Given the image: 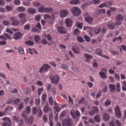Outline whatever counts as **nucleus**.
<instances>
[{
	"label": "nucleus",
	"mask_w": 126,
	"mask_h": 126,
	"mask_svg": "<svg viewBox=\"0 0 126 126\" xmlns=\"http://www.w3.org/2000/svg\"><path fill=\"white\" fill-rule=\"evenodd\" d=\"M70 11L73 16H79L81 13L80 9L77 6H74L71 8Z\"/></svg>",
	"instance_id": "nucleus-1"
},
{
	"label": "nucleus",
	"mask_w": 126,
	"mask_h": 126,
	"mask_svg": "<svg viewBox=\"0 0 126 126\" xmlns=\"http://www.w3.org/2000/svg\"><path fill=\"white\" fill-rule=\"evenodd\" d=\"M51 80V82L52 83L56 85H57L59 79V77L57 75H51L50 77Z\"/></svg>",
	"instance_id": "nucleus-2"
},
{
	"label": "nucleus",
	"mask_w": 126,
	"mask_h": 126,
	"mask_svg": "<svg viewBox=\"0 0 126 126\" xmlns=\"http://www.w3.org/2000/svg\"><path fill=\"white\" fill-rule=\"evenodd\" d=\"M3 121H5L2 124V126H10L11 125V121L8 117H5L2 118Z\"/></svg>",
	"instance_id": "nucleus-3"
},
{
	"label": "nucleus",
	"mask_w": 126,
	"mask_h": 126,
	"mask_svg": "<svg viewBox=\"0 0 126 126\" xmlns=\"http://www.w3.org/2000/svg\"><path fill=\"white\" fill-rule=\"evenodd\" d=\"M16 19V17L13 16L11 17L10 19L12 22L11 25L13 26H17L19 25L20 23V21L18 20H15Z\"/></svg>",
	"instance_id": "nucleus-4"
},
{
	"label": "nucleus",
	"mask_w": 126,
	"mask_h": 126,
	"mask_svg": "<svg viewBox=\"0 0 126 126\" xmlns=\"http://www.w3.org/2000/svg\"><path fill=\"white\" fill-rule=\"evenodd\" d=\"M121 23L122 22L121 21H117L115 22V25L113 24H108L107 25V27L109 29H112L115 28V26H120L121 25Z\"/></svg>",
	"instance_id": "nucleus-5"
},
{
	"label": "nucleus",
	"mask_w": 126,
	"mask_h": 126,
	"mask_svg": "<svg viewBox=\"0 0 126 126\" xmlns=\"http://www.w3.org/2000/svg\"><path fill=\"white\" fill-rule=\"evenodd\" d=\"M115 115L118 118H120L121 117V114L119 107L116 106L115 108Z\"/></svg>",
	"instance_id": "nucleus-6"
},
{
	"label": "nucleus",
	"mask_w": 126,
	"mask_h": 126,
	"mask_svg": "<svg viewBox=\"0 0 126 126\" xmlns=\"http://www.w3.org/2000/svg\"><path fill=\"white\" fill-rule=\"evenodd\" d=\"M69 13V11L66 10H62L60 12V16L62 17L66 16Z\"/></svg>",
	"instance_id": "nucleus-7"
},
{
	"label": "nucleus",
	"mask_w": 126,
	"mask_h": 126,
	"mask_svg": "<svg viewBox=\"0 0 126 126\" xmlns=\"http://www.w3.org/2000/svg\"><path fill=\"white\" fill-rule=\"evenodd\" d=\"M111 4L109 2H105L100 4L98 6V7L100 8H102L105 7H108L111 6Z\"/></svg>",
	"instance_id": "nucleus-8"
},
{
	"label": "nucleus",
	"mask_w": 126,
	"mask_h": 126,
	"mask_svg": "<svg viewBox=\"0 0 126 126\" xmlns=\"http://www.w3.org/2000/svg\"><path fill=\"white\" fill-rule=\"evenodd\" d=\"M27 13L31 15H33L36 14L37 12V10L35 8L32 7L28 8L27 9Z\"/></svg>",
	"instance_id": "nucleus-9"
},
{
	"label": "nucleus",
	"mask_w": 126,
	"mask_h": 126,
	"mask_svg": "<svg viewBox=\"0 0 126 126\" xmlns=\"http://www.w3.org/2000/svg\"><path fill=\"white\" fill-rule=\"evenodd\" d=\"M23 35L21 33L19 32L15 33L14 35L13 38L15 40H17L20 38Z\"/></svg>",
	"instance_id": "nucleus-10"
},
{
	"label": "nucleus",
	"mask_w": 126,
	"mask_h": 126,
	"mask_svg": "<svg viewBox=\"0 0 126 126\" xmlns=\"http://www.w3.org/2000/svg\"><path fill=\"white\" fill-rule=\"evenodd\" d=\"M58 30L59 33H66L65 28L63 27H61L58 28Z\"/></svg>",
	"instance_id": "nucleus-11"
},
{
	"label": "nucleus",
	"mask_w": 126,
	"mask_h": 126,
	"mask_svg": "<svg viewBox=\"0 0 126 126\" xmlns=\"http://www.w3.org/2000/svg\"><path fill=\"white\" fill-rule=\"evenodd\" d=\"M26 14L24 13H20L18 15V17L19 18H23L26 20Z\"/></svg>",
	"instance_id": "nucleus-12"
},
{
	"label": "nucleus",
	"mask_w": 126,
	"mask_h": 126,
	"mask_svg": "<svg viewBox=\"0 0 126 126\" xmlns=\"http://www.w3.org/2000/svg\"><path fill=\"white\" fill-rule=\"evenodd\" d=\"M65 23L67 26L70 27L71 26L72 23V21L71 19L69 18H67L65 20Z\"/></svg>",
	"instance_id": "nucleus-13"
},
{
	"label": "nucleus",
	"mask_w": 126,
	"mask_h": 126,
	"mask_svg": "<svg viewBox=\"0 0 126 126\" xmlns=\"http://www.w3.org/2000/svg\"><path fill=\"white\" fill-rule=\"evenodd\" d=\"M38 10L40 13H45L47 11L46 8H45L44 6H41L38 8Z\"/></svg>",
	"instance_id": "nucleus-14"
},
{
	"label": "nucleus",
	"mask_w": 126,
	"mask_h": 126,
	"mask_svg": "<svg viewBox=\"0 0 126 126\" xmlns=\"http://www.w3.org/2000/svg\"><path fill=\"white\" fill-rule=\"evenodd\" d=\"M110 117L109 115L106 113H104L103 116V118L105 121H108L110 119Z\"/></svg>",
	"instance_id": "nucleus-15"
},
{
	"label": "nucleus",
	"mask_w": 126,
	"mask_h": 126,
	"mask_svg": "<svg viewBox=\"0 0 126 126\" xmlns=\"http://www.w3.org/2000/svg\"><path fill=\"white\" fill-rule=\"evenodd\" d=\"M72 49L74 53L76 54H78L80 52V49L77 46L73 47Z\"/></svg>",
	"instance_id": "nucleus-16"
},
{
	"label": "nucleus",
	"mask_w": 126,
	"mask_h": 126,
	"mask_svg": "<svg viewBox=\"0 0 126 126\" xmlns=\"http://www.w3.org/2000/svg\"><path fill=\"white\" fill-rule=\"evenodd\" d=\"M79 3V1L78 0H72L69 2L70 4L73 5H76Z\"/></svg>",
	"instance_id": "nucleus-17"
},
{
	"label": "nucleus",
	"mask_w": 126,
	"mask_h": 126,
	"mask_svg": "<svg viewBox=\"0 0 126 126\" xmlns=\"http://www.w3.org/2000/svg\"><path fill=\"white\" fill-rule=\"evenodd\" d=\"M124 17L121 14H118L116 15V19L117 21H120L123 19Z\"/></svg>",
	"instance_id": "nucleus-18"
},
{
	"label": "nucleus",
	"mask_w": 126,
	"mask_h": 126,
	"mask_svg": "<svg viewBox=\"0 0 126 126\" xmlns=\"http://www.w3.org/2000/svg\"><path fill=\"white\" fill-rule=\"evenodd\" d=\"M94 52L95 53L98 55L100 56L102 55V51L99 48H98L95 50Z\"/></svg>",
	"instance_id": "nucleus-19"
},
{
	"label": "nucleus",
	"mask_w": 126,
	"mask_h": 126,
	"mask_svg": "<svg viewBox=\"0 0 126 126\" xmlns=\"http://www.w3.org/2000/svg\"><path fill=\"white\" fill-rule=\"evenodd\" d=\"M84 56L86 57V59L85 60L86 62L89 61V59H90L93 58V56L87 54H85Z\"/></svg>",
	"instance_id": "nucleus-20"
},
{
	"label": "nucleus",
	"mask_w": 126,
	"mask_h": 126,
	"mask_svg": "<svg viewBox=\"0 0 126 126\" xmlns=\"http://www.w3.org/2000/svg\"><path fill=\"white\" fill-rule=\"evenodd\" d=\"M109 87L111 92L114 91L115 90V85L113 84H109Z\"/></svg>",
	"instance_id": "nucleus-21"
},
{
	"label": "nucleus",
	"mask_w": 126,
	"mask_h": 126,
	"mask_svg": "<svg viewBox=\"0 0 126 126\" xmlns=\"http://www.w3.org/2000/svg\"><path fill=\"white\" fill-rule=\"evenodd\" d=\"M26 8L23 6H20L17 8V11L19 12H24L26 10Z\"/></svg>",
	"instance_id": "nucleus-22"
},
{
	"label": "nucleus",
	"mask_w": 126,
	"mask_h": 126,
	"mask_svg": "<svg viewBox=\"0 0 126 126\" xmlns=\"http://www.w3.org/2000/svg\"><path fill=\"white\" fill-rule=\"evenodd\" d=\"M22 117L24 119H27L28 118L27 114L24 111H23L22 114Z\"/></svg>",
	"instance_id": "nucleus-23"
},
{
	"label": "nucleus",
	"mask_w": 126,
	"mask_h": 126,
	"mask_svg": "<svg viewBox=\"0 0 126 126\" xmlns=\"http://www.w3.org/2000/svg\"><path fill=\"white\" fill-rule=\"evenodd\" d=\"M33 120V117L32 116H30L28 121V124L30 125H32V124Z\"/></svg>",
	"instance_id": "nucleus-24"
},
{
	"label": "nucleus",
	"mask_w": 126,
	"mask_h": 126,
	"mask_svg": "<svg viewBox=\"0 0 126 126\" xmlns=\"http://www.w3.org/2000/svg\"><path fill=\"white\" fill-rule=\"evenodd\" d=\"M85 19L88 23H92L93 19L92 17H87L85 18Z\"/></svg>",
	"instance_id": "nucleus-25"
},
{
	"label": "nucleus",
	"mask_w": 126,
	"mask_h": 126,
	"mask_svg": "<svg viewBox=\"0 0 126 126\" xmlns=\"http://www.w3.org/2000/svg\"><path fill=\"white\" fill-rule=\"evenodd\" d=\"M10 21L7 20H4L2 22V24L5 26H8L10 25Z\"/></svg>",
	"instance_id": "nucleus-26"
},
{
	"label": "nucleus",
	"mask_w": 126,
	"mask_h": 126,
	"mask_svg": "<svg viewBox=\"0 0 126 126\" xmlns=\"http://www.w3.org/2000/svg\"><path fill=\"white\" fill-rule=\"evenodd\" d=\"M43 66L44 69V71H47L48 69L51 67V66H49L48 64H44Z\"/></svg>",
	"instance_id": "nucleus-27"
},
{
	"label": "nucleus",
	"mask_w": 126,
	"mask_h": 126,
	"mask_svg": "<svg viewBox=\"0 0 126 126\" xmlns=\"http://www.w3.org/2000/svg\"><path fill=\"white\" fill-rule=\"evenodd\" d=\"M25 111L27 114H29L30 113L31 111V109L29 106H27L25 108Z\"/></svg>",
	"instance_id": "nucleus-28"
},
{
	"label": "nucleus",
	"mask_w": 126,
	"mask_h": 126,
	"mask_svg": "<svg viewBox=\"0 0 126 126\" xmlns=\"http://www.w3.org/2000/svg\"><path fill=\"white\" fill-rule=\"evenodd\" d=\"M51 85L50 84H48L47 86V91L48 93V95H50V91L51 89Z\"/></svg>",
	"instance_id": "nucleus-29"
},
{
	"label": "nucleus",
	"mask_w": 126,
	"mask_h": 126,
	"mask_svg": "<svg viewBox=\"0 0 126 126\" xmlns=\"http://www.w3.org/2000/svg\"><path fill=\"white\" fill-rule=\"evenodd\" d=\"M94 119L96 122H99L100 121V116L99 115H96L94 117Z\"/></svg>",
	"instance_id": "nucleus-30"
},
{
	"label": "nucleus",
	"mask_w": 126,
	"mask_h": 126,
	"mask_svg": "<svg viewBox=\"0 0 126 126\" xmlns=\"http://www.w3.org/2000/svg\"><path fill=\"white\" fill-rule=\"evenodd\" d=\"M49 110V108H48V104H47L46 105L44 106L43 110L45 113H47L48 112Z\"/></svg>",
	"instance_id": "nucleus-31"
},
{
	"label": "nucleus",
	"mask_w": 126,
	"mask_h": 126,
	"mask_svg": "<svg viewBox=\"0 0 126 126\" xmlns=\"http://www.w3.org/2000/svg\"><path fill=\"white\" fill-rule=\"evenodd\" d=\"M48 101L49 105H52L53 104V99L52 97H49L48 98Z\"/></svg>",
	"instance_id": "nucleus-32"
},
{
	"label": "nucleus",
	"mask_w": 126,
	"mask_h": 126,
	"mask_svg": "<svg viewBox=\"0 0 126 126\" xmlns=\"http://www.w3.org/2000/svg\"><path fill=\"white\" fill-rule=\"evenodd\" d=\"M43 18L45 20L49 19L51 20V17L49 15L45 14Z\"/></svg>",
	"instance_id": "nucleus-33"
},
{
	"label": "nucleus",
	"mask_w": 126,
	"mask_h": 126,
	"mask_svg": "<svg viewBox=\"0 0 126 126\" xmlns=\"http://www.w3.org/2000/svg\"><path fill=\"white\" fill-rule=\"evenodd\" d=\"M33 7H38L40 5V3L37 2H34L33 3Z\"/></svg>",
	"instance_id": "nucleus-34"
},
{
	"label": "nucleus",
	"mask_w": 126,
	"mask_h": 126,
	"mask_svg": "<svg viewBox=\"0 0 126 126\" xmlns=\"http://www.w3.org/2000/svg\"><path fill=\"white\" fill-rule=\"evenodd\" d=\"M24 92L25 94H28L30 93L31 90L29 88H27L25 89Z\"/></svg>",
	"instance_id": "nucleus-35"
},
{
	"label": "nucleus",
	"mask_w": 126,
	"mask_h": 126,
	"mask_svg": "<svg viewBox=\"0 0 126 126\" xmlns=\"http://www.w3.org/2000/svg\"><path fill=\"white\" fill-rule=\"evenodd\" d=\"M37 112V109L35 107H33L32 108V113L33 115H35L36 114Z\"/></svg>",
	"instance_id": "nucleus-36"
},
{
	"label": "nucleus",
	"mask_w": 126,
	"mask_h": 126,
	"mask_svg": "<svg viewBox=\"0 0 126 126\" xmlns=\"http://www.w3.org/2000/svg\"><path fill=\"white\" fill-rule=\"evenodd\" d=\"M77 27L79 28L80 29H82V24L79 22H76Z\"/></svg>",
	"instance_id": "nucleus-37"
},
{
	"label": "nucleus",
	"mask_w": 126,
	"mask_h": 126,
	"mask_svg": "<svg viewBox=\"0 0 126 126\" xmlns=\"http://www.w3.org/2000/svg\"><path fill=\"white\" fill-rule=\"evenodd\" d=\"M101 77L103 79L106 78V75L105 73L102 72H100L99 73Z\"/></svg>",
	"instance_id": "nucleus-38"
},
{
	"label": "nucleus",
	"mask_w": 126,
	"mask_h": 126,
	"mask_svg": "<svg viewBox=\"0 0 126 126\" xmlns=\"http://www.w3.org/2000/svg\"><path fill=\"white\" fill-rule=\"evenodd\" d=\"M116 90L117 92H119L121 90V86L119 83H116Z\"/></svg>",
	"instance_id": "nucleus-39"
},
{
	"label": "nucleus",
	"mask_w": 126,
	"mask_h": 126,
	"mask_svg": "<svg viewBox=\"0 0 126 126\" xmlns=\"http://www.w3.org/2000/svg\"><path fill=\"white\" fill-rule=\"evenodd\" d=\"M100 30V28H97L95 29L94 30V32L95 34H98Z\"/></svg>",
	"instance_id": "nucleus-40"
},
{
	"label": "nucleus",
	"mask_w": 126,
	"mask_h": 126,
	"mask_svg": "<svg viewBox=\"0 0 126 126\" xmlns=\"http://www.w3.org/2000/svg\"><path fill=\"white\" fill-rule=\"evenodd\" d=\"M34 18L35 20L37 21H39L41 19V15L39 14L36 15L35 16Z\"/></svg>",
	"instance_id": "nucleus-41"
},
{
	"label": "nucleus",
	"mask_w": 126,
	"mask_h": 126,
	"mask_svg": "<svg viewBox=\"0 0 126 126\" xmlns=\"http://www.w3.org/2000/svg\"><path fill=\"white\" fill-rule=\"evenodd\" d=\"M20 99L19 98H16L13 101V103L16 105H17L20 102Z\"/></svg>",
	"instance_id": "nucleus-42"
},
{
	"label": "nucleus",
	"mask_w": 126,
	"mask_h": 126,
	"mask_svg": "<svg viewBox=\"0 0 126 126\" xmlns=\"http://www.w3.org/2000/svg\"><path fill=\"white\" fill-rule=\"evenodd\" d=\"M92 3L94 4H98L100 3V0H93Z\"/></svg>",
	"instance_id": "nucleus-43"
},
{
	"label": "nucleus",
	"mask_w": 126,
	"mask_h": 126,
	"mask_svg": "<svg viewBox=\"0 0 126 126\" xmlns=\"http://www.w3.org/2000/svg\"><path fill=\"white\" fill-rule=\"evenodd\" d=\"M24 107V105L23 103L20 104L18 106V109L19 110H22Z\"/></svg>",
	"instance_id": "nucleus-44"
},
{
	"label": "nucleus",
	"mask_w": 126,
	"mask_h": 126,
	"mask_svg": "<svg viewBox=\"0 0 126 126\" xmlns=\"http://www.w3.org/2000/svg\"><path fill=\"white\" fill-rule=\"evenodd\" d=\"M25 43L29 46H31L34 43L32 41L29 40L26 41Z\"/></svg>",
	"instance_id": "nucleus-45"
},
{
	"label": "nucleus",
	"mask_w": 126,
	"mask_h": 126,
	"mask_svg": "<svg viewBox=\"0 0 126 126\" xmlns=\"http://www.w3.org/2000/svg\"><path fill=\"white\" fill-rule=\"evenodd\" d=\"M5 31L6 32L9 33L11 35H12L13 34V32L10 28H6Z\"/></svg>",
	"instance_id": "nucleus-46"
},
{
	"label": "nucleus",
	"mask_w": 126,
	"mask_h": 126,
	"mask_svg": "<svg viewBox=\"0 0 126 126\" xmlns=\"http://www.w3.org/2000/svg\"><path fill=\"white\" fill-rule=\"evenodd\" d=\"M110 51L111 53L113 54H114V55H118L119 54V53L117 51H114L113 50H110Z\"/></svg>",
	"instance_id": "nucleus-47"
},
{
	"label": "nucleus",
	"mask_w": 126,
	"mask_h": 126,
	"mask_svg": "<svg viewBox=\"0 0 126 126\" xmlns=\"http://www.w3.org/2000/svg\"><path fill=\"white\" fill-rule=\"evenodd\" d=\"M60 105H58L56 106L54 108V110L56 111H60L61 110V109L60 107Z\"/></svg>",
	"instance_id": "nucleus-48"
},
{
	"label": "nucleus",
	"mask_w": 126,
	"mask_h": 126,
	"mask_svg": "<svg viewBox=\"0 0 126 126\" xmlns=\"http://www.w3.org/2000/svg\"><path fill=\"white\" fill-rule=\"evenodd\" d=\"M86 49V51L89 52H92L93 51V48L89 47H87Z\"/></svg>",
	"instance_id": "nucleus-49"
},
{
	"label": "nucleus",
	"mask_w": 126,
	"mask_h": 126,
	"mask_svg": "<svg viewBox=\"0 0 126 126\" xmlns=\"http://www.w3.org/2000/svg\"><path fill=\"white\" fill-rule=\"evenodd\" d=\"M70 113L71 115L72 116L73 118H76L75 112L74 110H72L70 111Z\"/></svg>",
	"instance_id": "nucleus-50"
},
{
	"label": "nucleus",
	"mask_w": 126,
	"mask_h": 126,
	"mask_svg": "<svg viewBox=\"0 0 126 126\" xmlns=\"http://www.w3.org/2000/svg\"><path fill=\"white\" fill-rule=\"evenodd\" d=\"M77 39L78 41L80 42H82L84 41V40L81 36H78L77 37Z\"/></svg>",
	"instance_id": "nucleus-51"
},
{
	"label": "nucleus",
	"mask_w": 126,
	"mask_h": 126,
	"mask_svg": "<svg viewBox=\"0 0 126 126\" xmlns=\"http://www.w3.org/2000/svg\"><path fill=\"white\" fill-rule=\"evenodd\" d=\"M5 9L7 11H10L12 10V7L10 6L7 5L5 7Z\"/></svg>",
	"instance_id": "nucleus-52"
},
{
	"label": "nucleus",
	"mask_w": 126,
	"mask_h": 126,
	"mask_svg": "<svg viewBox=\"0 0 126 126\" xmlns=\"http://www.w3.org/2000/svg\"><path fill=\"white\" fill-rule=\"evenodd\" d=\"M92 110H93L95 113H97L98 112V108L96 107H94L92 108Z\"/></svg>",
	"instance_id": "nucleus-53"
},
{
	"label": "nucleus",
	"mask_w": 126,
	"mask_h": 126,
	"mask_svg": "<svg viewBox=\"0 0 126 126\" xmlns=\"http://www.w3.org/2000/svg\"><path fill=\"white\" fill-rule=\"evenodd\" d=\"M46 12H48L49 13H50L53 11L52 8L50 7L46 8Z\"/></svg>",
	"instance_id": "nucleus-54"
},
{
	"label": "nucleus",
	"mask_w": 126,
	"mask_h": 126,
	"mask_svg": "<svg viewBox=\"0 0 126 126\" xmlns=\"http://www.w3.org/2000/svg\"><path fill=\"white\" fill-rule=\"evenodd\" d=\"M14 3L15 5H18L20 4L21 2L19 0H15L14 1Z\"/></svg>",
	"instance_id": "nucleus-55"
},
{
	"label": "nucleus",
	"mask_w": 126,
	"mask_h": 126,
	"mask_svg": "<svg viewBox=\"0 0 126 126\" xmlns=\"http://www.w3.org/2000/svg\"><path fill=\"white\" fill-rule=\"evenodd\" d=\"M91 28L88 26L84 27L83 28V30L90 31L92 30Z\"/></svg>",
	"instance_id": "nucleus-56"
},
{
	"label": "nucleus",
	"mask_w": 126,
	"mask_h": 126,
	"mask_svg": "<svg viewBox=\"0 0 126 126\" xmlns=\"http://www.w3.org/2000/svg\"><path fill=\"white\" fill-rule=\"evenodd\" d=\"M88 5L87 3H84L82 4L81 6V8L83 9H84L86 8L88 6Z\"/></svg>",
	"instance_id": "nucleus-57"
},
{
	"label": "nucleus",
	"mask_w": 126,
	"mask_h": 126,
	"mask_svg": "<svg viewBox=\"0 0 126 126\" xmlns=\"http://www.w3.org/2000/svg\"><path fill=\"white\" fill-rule=\"evenodd\" d=\"M84 38L85 40L86 41L89 42L90 41V38L87 36L85 35L84 36Z\"/></svg>",
	"instance_id": "nucleus-58"
},
{
	"label": "nucleus",
	"mask_w": 126,
	"mask_h": 126,
	"mask_svg": "<svg viewBox=\"0 0 126 126\" xmlns=\"http://www.w3.org/2000/svg\"><path fill=\"white\" fill-rule=\"evenodd\" d=\"M13 120L14 121L18 122L19 120L18 117L16 116L13 117Z\"/></svg>",
	"instance_id": "nucleus-59"
},
{
	"label": "nucleus",
	"mask_w": 126,
	"mask_h": 126,
	"mask_svg": "<svg viewBox=\"0 0 126 126\" xmlns=\"http://www.w3.org/2000/svg\"><path fill=\"white\" fill-rule=\"evenodd\" d=\"M35 103L36 105H38L40 103V100L39 98H37L35 99Z\"/></svg>",
	"instance_id": "nucleus-60"
},
{
	"label": "nucleus",
	"mask_w": 126,
	"mask_h": 126,
	"mask_svg": "<svg viewBox=\"0 0 126 126\" xmlns=\"http://www.w3.org/2000/svg\"><path fill=\"white\" fill-rule=\"evenodd\" d=\"M47 96L46 94H43L42 96V100L45 101L46 99Z\"/></svg>",
	"instance_id": "nucleus-61"
},
{
	"label": "nucleus",
	"mask_w": 126,
	"mask_h": 126,
	"mask_svg": "<svg viewBox=\"0 0 126 126\" xmlns=\"http://www.w3.org/2000/svg\"><path fill=\"white\" fill-rule=\"evenodd\" d=\"M18 52L22 54H24V53L23 49L21 47L19 48Z\"/></svg>",
	"instance_id": "nucleus-62"
},
{
	"label": "nucleus",
	"mask_w": 126,
	"mask_h": 126,
	"mask_svg": "<svg viewBox=\"0 0 126 126\" xmlns=\"http://www.w3.org/2000/svg\"><path fill=\"white\" fill-rule=\"evenodd\" d=\"M40 39V37L38 35H36L34 37V40L36 42H38Z\"/></svg>",
	"instance_id": "nucleus-63"
},
{
	"label": "nucleus",
	"mask_w": 126,
	"mask_h": 126,
	"mask_svg": "<svg viewBox=\"0 0 126 126\" xmlns=\"http://www.w3.org/2000/svg\"><path fill=\"white\" fill-rule=\"evenodd\" d=\"M109 126H115L114 124V122L113 120H111L109 123Z\"/></svg>",
	"instance_id": "nucleus-64"
}]
</instances>
